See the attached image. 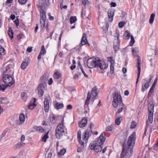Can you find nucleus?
Here are the masks:
<instances>
[{
    "label": "nucleus",
    "instance_id": "32",
    "mask_svg": "<svg viewBox=\"0 0 158 158\" xmlns=\"http://www.w3.org/2000/svg\"><path fill=\"white\" fill-rule=\"evenodd\" d=\"M55 107L57 109H59L62 108L63 107V105L62 103H57L55 105Z\"/></svg>",
    "mask_w": 158,
    "mask_h": 158
},
{
    "label": "nucleus",
    "instance_id": "29",
    "mask_svg": "<svg viewBox=\"0 0 158 158\" xmlns=\"http://www.w3.org/2000/svg\"><path fill=\"white\" fill-rule=\"evenodd\" d=\"M101 145L97 144V145L94 149V151L96 152H98L102 151V147H101Z\"/></svg>",
    "mask_w": 158,
    "mask_h": 158
},
{
    "label": "nucleus",
    "instance_id": "34",
    "mask_svg": "<svg viewBox=\"0 0 158 158\" xmlns=\"http://www.w3.org/2000/svg\"><path fill=\"white\" fill-rule=\"evenodd\" d=\"M53 76L55 79H58L61 76V74L59 72H57L54 73Z\"/></svg>",
    "mask_w": 158,
    "mask_h": 158
},
{
    "label": "nucleus",
    "instance_id": "60",
    "mask_svg": "<svg viewBox=\"0 0 158 158\" xmlns=\"http://www.w3.org/2000/svg\"><path fill=\"white\" fill-rule=\"evenodd\" d=\"M48 15L49 16V19L51 20H53L54 19L53 17L51 16L50 13L48 14Z\"/></svg>",
    "mask_w": 158,
    "mask_h": 158
},
{
    "label": "nucleus",
    "instance_id": "57",
    "mask_svg": "<svg viewBox=\"0 0 158 158\" xmlns=\"http://www.w3.org/2000/svg\"><path fill=\"white\" fill-rule=\"evenodd\" d=\"M10 4V0H7L5 2V6L6 8L7 7V6H9V4Z\"/></svg>",
    "mask_w": 158,
    "mask_h": 158
},
{
    "label": "nucleus",
    "instance_id": "28",
    "mask_svg": "<svg viewBox=\"0 0 158 158\" xmlns=\"http://www.w3.org/2000/svg\"><path fill=\"white\" fill-rule=\"evenodd\" d=\"M24 144V143L19 142L15 145L14 146V148L15 149L19 148L23 146Z\"/></svg>",
    "mask_w": 158,
    "mask_h": 158
},
{
    "label": "nucleus",
    "instance_id": "49",
    "mask_svg": "<svg viewBox=\"0 0 158 158\" xmlns=\"http://www.w3.org/2000/svg\"><path fill=\"white\" fill-rule=\"evenodd\" d=\"M82 3L85 6H86L88 5L89 1L88 0H85L82 2Z\"/></svg>",
    "mask_w": 158,
    "mask_h": 158
},
{
    "label": "nucleus",
    "instance_id": "22",
    "mask_svg": "<svg viewBox=\"0 0 158 158\" xmlns=\"http://www.w3.org/2000/svg\"><path fill=\"white\" fill-rule=\"evenodd\" d=\"M81 132L80 131H78L77 132V139H78V141L80 143V144L81 145V147L82 148H83L84 146V144H85V143H84L83 144L81 143V142H83V140H81Z\"/></svg>",
    "mask_w": 158,
    "mask_h": 158
},
{
    "label": "nucleus",
    "instance_id": "21",
    "mask_svg": "<svg viewBox=\"0 0 158 158\" xmlns=\"http://www.w3.org/2000/svg\"><path fill=\"white\" fill-rule=\"evenodd\" d=\"M36 100L35 98H33L31 102L29 105L28 108L30 109H33L36 106L35 104Z\"/></svg>",
    "mask_w": 158,
    "mask_h": 158
},
{
    "label": "nucleus",
    "instance_id": "53",
    "mask_svg": "<svg viewBox=\"0 0 158 158\" xmlns=\"http://www.w3.org/2000/svg\"><path fill=\"white\" fill-rule=\"evenodd\" d=\"M13 22L16 24L17 26H18L19 25V21L18 18H17L16 19L13 21Z\"/></svg>",
    "mask_w": 158,
    "mask_h": 158
},
{
    "label": "nucleus",
    "instance_id": "40",
    "mask_svg": "<svg viewBox=\"0 0 158 158\" xmlns=\"http://www.w3.org/2000/svg\"><path fill=\"white\" fill-rule=\"evenodd\" d=\"M48 132L46 134H45L44 136L43 137L42 139V141L44 142H46V139L48 138Z\"/></svg>",
    "mask_w": 158,
    "mask_h": 158
},
{
    "label": "nucleus",
    "instance_id": "15",
    "mask_svg": "<svg viewBox=\"0 0 158 158\" xmlns=\"http://www.w3.org/2000/svg\"><path fill=\"white\" fill-rule=\"evenodd\" d=\"M99 67L102 70H104L107 68L106 64L103 61L99 59L98 63V65L97 66V67Z\"/></svg>",
    "mask_w": 158,
    "mask_h": 158
},
{
    "label": "nucleus",
    "instance_id": "35",
    "mask_svg": "<svg viewBox=\"0 0 158 158\" xmlns=\"http://www.w3.org/2000/svg\"><path fill=\"white\" fill-rule=\"evenodd\" d=\"M155 16V15L154 14H152L151 15L149 21V22L150 24H152L154 20Z\"/></svg>",
    "mask_w": 158,
    "mask_h": 158
},
{
    "label": "nucleus",
    "instance_id": "38",
    "mask_svg": "<svg viewBox=\"0 0 158 158\" xmlns=\"http://www.w3.org/2000/svg\"><path fill=\"white\" fill-rule=\"evenodd\" d=\"M77 19L76 17H71L70 19V24H72L75 22Z\"/></svg>",
    "mask_w": 158,
    "mask_h": 158
},
{
    "label": "nucleus",
    "instance_id": "18",
    "mask_svg": "<svg viewBox=\"0 0 158 158\" xmlns=\"http://www.w3.org/2000/svg\"><path fill=\"white\" fill-rule=\"evenodd\" d=\"M49 99L47 98H46L44 101V110L45 112H48L49 109Z\"/></svg>",
    "mask_w": 158,
    "mask_h": 158
},
{
    "label": "nucleus",
    "instance_id": "14",
    "mask_svg": "<svg viewBox=\"0 0 158 158\" xmlns=\"http://www.w3.org/2000/svg\"><path fill=\"white\" fill-rule=\"evenodd\" d=\"M19 120H17L16 123L18 125H20L23 124L25 120V116L24 114L22 113L20 114L19 116Z\"/></svg>",
    "mask_w": 158,
    "mask_h": 158
},
{
    "label": "nucleus",
    "instance_id": "13",
    "mask_svg": "<svg viewBox=\"0 0 158 158\" xmlns=\"http://www.w3.org/2000/svg\"><path fill=\"white\" fill-rule=\"evenodd\" d=\"M104 135L105 133H103L100 136L97 142V145L98 144L102 145L104 143L105 140Z\"/></svg>",
    "mask_w": 158,
    "mask_h": 158
},
{
    "label": "nucleus",
    "instance_id": "45",
    "mask_svg": "<svg viewBox=\"0 0 158 158\" xmlns=\"http://www.w3.org/2000/svg\"><path fill=\"white\" fill-rule=\"evenodd\" d=\"M137 125V123L135 121H132L131 123V128H135Z\"/></svg>",
    "mask_w": 158,
    "mask_h": 158
},
{
    "label": "nucleus",
    "instance_id": "4",
    "mask_svg": "<svg viewBox=\"0 0 158 158\" xmlns=\"http://www.w3.org/2000/svg\"><path fill=\"white\" fill-rule=\"evenodd\" d=\"M133 151L132 149L127 147L126 149L125 147L123 145L122 152L119 158H129L131 156Z\"/></svg>",
    "mask_w": 158,
    "mask_h": 158
},
{
    "label": "nucleus",
    "instance_id": "39",
    "mask_svg": "<svg viewBox=\"0 0 158 158\" xmlns=\"http://www.w3.org/2000/svg\"><path fill=\"white\" fill-rule=\"evenodd\" d=\"M56 119L55 117L52 116L50 118V122L52 124H54L56 123Z\"/></svg>",
    "mask_w": 158,
    "mask_h": 158
},
{
    "label": "nucleus",
    "instance_id": "42",
    "mask_svg": "<svg viewBox=\"0 0 158 158\" xmlns=\"http://www.w3.org/2000/svg\"><path fill=\"white\" fill-rule=\"evenodd\" d=\"M66 152V150L65 149L61 150L60 152L58 153V154L59 156L64 155Z\"/></svg>",
    "mask_w": 158,
    "mask_h": 158
},
{
    "label": "nucleus",
    "instance_id": "37",
    "mask_svg": "<svg viewBox=\"0 0 158 158\" xmlns=\"http://www.w3.org/2000/svg\"><path fill=\"white\" fill-rule=\"evenodd\" d=\"M124 36L127 39H128L130 37V34L127 30L126 31L124 34Z\"/></svg>",
    "mask_w": 158,
    "mask_h": 158
},
{
    "label": "nucleus",
    "instance_id": "6",
    "mask_svg": "<svg viewBox=\"0 0 158 158\" xmlns=\"http://www.w3.org/2000/svg\"><path fill=\"white\" fill-rule=\"evenodd\" d=\"M99 60V58H91L88 59L87 61V65L89 69H92L97 67Z\"/></svg>",
    "mask_w": 158,
    "mask_h": 158
},
{
    "label": "nucleus",
    "instance_id": "23",
    "mask_svg": "<svg viewBox=\"0 0 158 158\" xmlns=\"http://www.w3.org/2000/svg\"><path fill=\"white\" fill-rule=\"evenodd\" d=\"M9 133V129H5L2 133L1 136V139H2L3 138H6L8 136Z\"/></svg>",
    "mask_w": 158,
    "mask_h": 158
},
{
    "label": "nucleus",
    "instance_id": "25",
    "mask_svg": "<svg viewBox=\"0 0 158 158\" xmlns=\"http://www.w3.org/2000/svg\"><path fill=\"white\" fill-rule=\"evenodd\" d=\"M87 41L86 39V35L85 33H84L83 35V36L81 39V46L85 44H86L87 43Z\"/></svg>",
    "mask_w": 158,
    "mask_h": 158
},
{
    "label": "nucleus",
    "instance_id": "36",
    "mask_svg": "<svg viewBox=\"0 0 158 158\" xmlns=\"http://www.w3.org/2000/svg\"><path fill=\"white\" fill-rule=\"evenodd\" d=\"M90 93L89 92H88V95L85 101V105H88L89 104V101L90 99Z\"/></svg>",
    "mask_w": 158,
    "mask_h": 158
},
{
    "label": "nucleus",
    "instance_id": "62",
    "mask_svg": "<svg viewBox=\"0 0 158 158\" xmlns=\"http://www.w3.org/2000/svg\"><path fill=\"white\" fill-rule=\"evenodd\" d=\"M32 48L31 47H28L27 49V51L29 52H31L32 51Z\"/></svg>",
    "mask_w": 158,
    "mask_h": 158
},
{
    "label": "nucleus",
    "instance_id": "12",
    "mask_svg": "<svg viewBox=\"0 0 158 158\" xmlns=\"http://www.w3.org/2000/svg\"><path fill=\"white\" fill-rule=\"evenodd\" d=\"M108 60L109 61H110V73L113 74L114 72V66L115 64L114 61L113 59L111 57H108Z\"/></svg>",
    "mask_w": 158,
    "mask_h": 158
},
{
    "label": "nucleus",
    "instance_id": "31",
    "mask_svg": "<svg viewBox=\"0 0 158 158\" xmlns=\"http://www.w3.org/2000/svg\"><path fill=\"white\" fill-rule=\"evenodd\" d=\"M122 118L121 117H116L115 123L116 124L118 125H119L121 122V121L122 120Z\"/></svg>",
    "mask_w": 158,
    "mask_h": 158
},
{
    "label": "nucleus",
    "instance_id": "64",
    "mask_svg": "<svg viewBox=\"0 0 158 158\" xmlns=\"http://www.w3.org/2000/svg\"><path fill=\"white\" fill-rule=\"evenodd\" d=\"M154 89V87H153V86H152L150 88V89L149 91V93H151V94H152L153 92Z\"/></svg>",
    "mask_w": 158,
    "mask_h": 158
},
{
    "label": "nucleus",
    "instance_id": "54",
    "mask_svg": "<svg viewBox=\"0 0 158 158\" xmlns=\"http://www.w3.org/2000/svg\"><path fill=\"white\" fill-rule=\"evenodd\" d=\"M94 127V124L93 123H90V126L89 127V129H90V131L91 132H92V130Z\"/></svg>",
    "mask_w": 158,
    "mask_h": 158
},
{
    "label": "nucleus",
    "instance_id": "7",
    "mask_svg": "<svg viewBox=\"0 0 158 158\" xmlns=\"http://www.w3.org/2000/svg\"><path fill=\"white\" fill-rule=\"evenodd\" d=\"M133 55L134 57L136 58L137 61V68L138 69L137 72V77L136 79V84H137L139 81V77L140 73L141 72V68H140V62L141 58L136 53H133Z\"/></svg>",
    "mask_w": 158,
    "mask_h": 158
},
{
    "label": "nucleus",
    "instance_id": "20",
    "mask_svg": "<svg viewBox=\"0 0 158 158\" xmlns=\"http://www.w3.org/2000/svg\"><path fill=\"white\" fill-rule=\"evenodd\" d=\"M87 122L86 118H84L81 121L78 123L79 127L81 128L85 127L86 125Z\"/></svg>",
    "mask_w": 158,
    "mask_h": 158
},
{
    "label": "nucleus",
    "instance_id": "59",
    "mask_svg": "<svg viewBox=\"0 0 158 158\" xmlns=\"http://www.w3.org/2000/svg\"><path fill=\"white\" fill-rule=\"evenodd\" d=\"M25 139V137L24 135H22L21 136V141L22 142Z\"/></svg>",
    "mask_w": 158,
    "mask_h": 158
},
{
    "label": "nucleus",
    "instance_id": "11",
    "mask_svg": "<svg viewBox=\"0 0 158 158\" xmlns=\"http://www.w3.org/2000/svg\"><path fill=\"white\" fill-rule=\"evenodd\" d=\"M92 134H93V132L92 130V132H91L89 129L86 130L84 132V135L82 137V140H83V142L81 143L82 144L84 143L86 144L88 142V140L89 136L91 135Z\"/></svg>",
    "mask_w": 158,
    "mask_h": 158
},
{
    "label": "nucleus",
    "instance_id": "61",
    "mask_svg": "<svg viewBox=\"0 0 158 158\" xmlns=\"http://www.w3.org/2000/svg\"><path fill=\"white\" fill-rule=\"evenodd\" d=\"M112 130V127L110 126H108L107 127L106 131H111Z\"/></svg>",
    "mask_w": 158,
    "mask_h": 158
},
{
    "label": "nucleus",
    "instance_id": "58",
    "mask_svg": "<svg viewBox=\"0 0 158 158\" xmlns=\"http://www.w3.org/2000/svg\"><path fill=\"white\" fill-rule=\"evenodd\" d=\"M53 80L52 78H51L48 81V84L49 85H51L53 83Z\"/></svg>",
    "mask_w": 158,
    "mask_h": 158
},
{
    "label": "nucleus",
    "instance_id": "43",
    "mask_svg": "<svg viewBox=\"0 0 158 158\" xmlns=\"http://www.w3.org/2000/svg\"><path fill=\"white\" fill-rule=\"evenodd\" d=\"M45 52H46L45 50L44 46V45H42L41 46V50L40 53V54L43 55L44 54Z\"/></svg>",
    "mask_w": 158,
    "mask_h": 158
},
{
    "label": "nucleus",
    "instance_id": "44",
    "mask_svg": "<svg viewBox=\"0 0 158 158\" xmlns=\"http://www.w3.org/2000/svg\"><path fill=\"white\" fill-rule=\"evenodd\" d=\"M0 102L2 103H7L9 102L7 98H1L0 99Z\"/></svg>",
    "mask_w": 158,
    "mask_h": 158
},
{
    "label": "nucleus",
    "instance_id": "3",
    "mask_svg": "<svg viewBox=\"0 0 158 158\" xmlns=\"http://www.w3.org/2000/svg\"><path fill=\"white\" fill-rule=\"evenodd\" d=\"M41 82L37 88V93L39 97H42L44 93V90L45 89L46 86V83L47 82L48 79L45 76L41 77Z\"/></svg>",
    "mask_w": 158,
    "mask_h": 158
},
{
    "label": "nucleus",
    "instance_id": "63",
    "mask_svg": "<svg viewBox=\"0 0 158 158\" xmlns=\"http://www.w3.org/2000/svg\"><path fill=\"white\" fill-rule=\"evenodd\" d=\"M149 82H148L146 83L143 86L145 87V89H147L149 86Z\"/></svg>",
    "mask_w": 158,
    "mask_h": 158
},
{
    "label": "nucleus",
    "instance_id": "8",
    "mask_svg": "<svg viewBox=\"0 0 158 158\" xmlns=\"http://www.w3.org/2000/svg\"><path fill=\"white\" fill-rule=\"evenodd\" d=\"M136 133L133 132L129 137L127 143V147L133 150L136 139Z\"/></svg>",
    "mask_w": 158,
    "mask_h": 158
},
{
    "label": "nucleus",
    "instance_id": "27",
    "mask_svg": "<svg viewBox=\"0 0 158 158\" xmlns=\"http://www.w3.org/2000/svg\"><path fill=\"white\" fill-rule=\"evenodd\" d=\"M97 89L95 87L93 88L92 91L91 93V94L93 97V98H95L98 94V93L97 92Z\"/></svg>",
    "mask_w": 158,
    "mask_h": 158
},
{
    "label": "nucleus",
    "instance_id": "33",
    "mask_svg": "<svg viewBox=\"0 0 158 158\" xmlns=\"http://www.w3.org/2000/svg\"><path fill=\"white\" fill-rule=\"evenodd\" d=\"M10 85H0V91H4L6 87L9 86Z\"/></svg>",
    "mask_w": 158,
    "mask_h": 158
},
{
    "label": "nucleus",
    "instance_id": "51",
    "mask_svg": "<svg viewBox=\"0 0 158 158\" xmlns=\"http://www.w3.org/2000/svg\"><path fill=\"white\" fill-rule=\"evenodd\" d=\"M27 1V0H18L19 2L21 4H24Z\"/></svg>",
    "mask_w": 158,
    "mask_h": 158
},
{
    "label": "nucleus",
    "instance_id": "46",
    "mask_svg": "<svg viewBox=\"0 0 158 158\" xmlns=\"http://www.w3.org/2000/svg\"><path fill=\"white\" fill-rule=\"evenodd\" d=\"M135 43V40L132 35L131 36L130 46H132Z\"/></svg>",
    "mask_w": 158,
    "mask_h": 158
},
{
    "label": "nucleus",
    "instance_id": "16",
    "mask_svg": "<svg viewBox=\"0 0 158 158\" xmlns=\"http://www.w3.org/2000/svg\"><path fill=\"white\" fill-rule=\"evenodd\" d=\"M3 81L7 85L10 84V76L8 74H4L3 75Z\"/></svg>",
    "mask_w": 158,
    "mask_h": 158
},
{
    "label": "nucleus",
    "instance_id": "41",
    "mask_svg": "<svg viewBox=\"0 0 158 158\" xmlns=\"http://www.w3.org/2000/svg\"><path fill=\"white\" fill-rule=\"evenodd\" d=\"M96 143L95 142H93L92 143H91L89 145V148H91V149H94H94L96 147V146L97 145H96Z\"/></svg>",
    "mask_w": 158,
    "mask_h": 158
},
{
    "label": "nucleus",
    "instance_id": "9",
    "mask_svg": "<svg viewBox=\"0 0 158 158\" xmlns=\"http://www.w3.org/2000/svg\"><path fill=\"white\" fill-rule=\"evenodd\" d=\"M116 35L115 36L113 48L115 53H117L119 50L120 41L119 39V35L116 31Z\"/></svg>",
    "mask_w": 158,
    "mask_h": 158
},
{
    "label": "nucleus",
    "instance_id": "55",
    "mask_svg": "<svg viewBox=\"0 0 158 158\" xmlns=\"http://www.w3.org/2000/svg\"><path fill=\"white\" fill-rule=\"evenodd\" d=\"M10 79L12 80V81H10V86L13 85L15 83V80L13 79V78L10 76Z\"/></svg>",
    "mask_w": 158,
    "mask_h": 158
},
{
    "label": "nucleus",
    "instance_id": "1",
    "mask_svg": "<svg viewBox=\"0 0 158 158\" xmlns=\"http://www.w3.org/2000/svg\"><path fill=\"white\" fill-rule=\"evenodd\" d=\"M36 6L40 9V25L42 27H44L45 25L46 18L45 12L44 11L45 3L43 2L42 0H39L38 3L37 4Z\"/></svg>",
    "mask_w": 158,
    "mask_h": 158
},
{
    "label": "nucleus",
    "instance_id": "30",
    "mask_svg": "<svg viewBox=\"0 0 158 158\" xmlns=\"http://www.w3.org/2000/svg\"><path fill=\"white\" fill-rule=\"evenodd\" d=\"M21 96L23 100L24 101H25L27 98V93L26 92H23L21 93Z\"/></svg>",
    "mask_w": 158,
    "mask_h": 158
},
{
    "label": "nucleus",
    "instance_id": "17",
    "mask_svg": "<svg viewBox=\"0 0 158 158\" xmlns=\"http://www.w3.org/2000/svg\"><path fill=\"white\" fill-rule=\"evenodd\" d=\"M114 13V11L113 10L110 9L108 10V15L110 22H111L113 21Z\"/></svg>",
    "mask_w": 158,
    "mask_h": 158
},
{
    "label": "nucleus",
    "instance_id": "10",
    "mask_svg": "<svg viewBox=\"0 0 158 158\" xmlns=\"http://www.w3.org/2000/svg\"><path fill=\"white\" fill-rule=\"evenodd\" d=\"M154 107V105L152 104L149 105L148 106V120L150 123H152L153 122Z\"/></svg>",
    "mask_w": 158,
    "mask_h": 158
},
{
    "label": "nucleus",
    "instance_id": "19",
    "mask_svg": "<svg viewBox=\"0 0 158 158\" xmlns=\"http://www.w3.org/2000/svg\"><path fill=\"white\" fill-rule=\"evenodd\" d=\"M10 64L9 62H7L3 65L2 70L4 72H6L7 71H10Z\"/></svg>",
    "mask_w": 158,
    "mask_h": 158
},
{
    "label": "nucleus",
    "instance_id": "26",
    "mask_svg": "<svg viewBox=\"0 0 158 158\" xmlns=\"http://www.w3.org/2000/svg\"><path fill=\"white\" fill-rule=\"evenodd\" d=\"M79 67H80V69H78V73L79 75V76H80L81 75L80 73L81 72L83 73L85 77H88V76L85 73L81 65Z\"/></svg>",
    "mask_w": 158,
    "mask_h": 158
},
{
    "label": "nucleus",
    "instance_id": "52",
    "mask_svg": "<svg viewBox=\"0 0 158 158\" xmlns=\"http://www.w3.org/2000/svg\"><path fill=\"white\" fill-rule=\"evenodd\" d=\"M139 51L138 49L136 48H133L132 49V53H137L139 52Z\"/></svg>",
    "mask_w": 158,
    "mask_h": 158
},
{
    "label": "nucleus",
    "instance_id": "50",
    "mask_svg": "<svg viewBox=\"0 0 158 158\" xmlns=\"http://www.w3.org/2000/svg\"><path fill=\"white\" fill-rule=\"evenodd\" d=\"M36 130L40 132H43L44 131L43 128L41 127H37L36 128Z\"/></svg>",
    "mask_w": 158,
    "mask_h": 158
},
{
    "label": "nucleus",
    "instance_id": "48",
    "mask_svg": "<svg viewBox=\"0 0 158 158\" xmlns=\"http://www.w3.org/2000/svg\"><path fill=\"white\" fill-rule=\"evenodd\" d=\"M5 50L1 46H0V54L3 55L5 54Z\"/></svg>",
    "mask_w": 158,
    "mask_h": 158
},
{
    "label": "nucleus",
    "instance_id": "5",
    "mask_svg": "<svg viewBox=\"0 0 158 158\" xmlns=\"http://www.w3.org/2000/svg\"><path fill=\"white\" fill-rule=\"evenodd\" d=\"M113 101L112 102V105L114 108H117L118 103H122V98L120 94L118 93L115 92L113 95Z\"/></svg>",
    "mask_w": 158,
    "mask_h": 158
},
{
    "label": "nucleus",
    "instance_id": "2",
    "mask_svg": "<svg viewBox=\"0 0 158 158\" xmlns=\"http://www.w3.org/2000/svg\"><path fill=\"white\" fill-rule=\"evenodd\" d=\"M61 118H62L61 122L57 127L56 130V135L58 139H60L64 135V132L66 130V129L64 125V118L62 117Z\"/></svg>",
    "mask_w": 158,
    "mask_h": 158
},
{
    "label": "nucleus",
    "instance_id": "47",
    "mask_svg": "<svg viewBox=\"0 0 158 158\" xmlns=\"http://www.w3.org/2000/svg\"><path fill=\"white\" fill-rule=\"evenodd\" d=\"M125 24L126 23L122 21L118 23V27L120 28H122L124 26Z\"/></svg>",
    "mask_w": 158,
    "mask_h": 158
},
{
    "label": "nucleus",
    "instance_id": "24",
    "mask_svg": "<svg viewBox=\"0 0 158 158\" xmlns=\"http://www.w3.org/2000/svg\"><path fill=\"white\" fill-rule=\"evenodd\" d=\"M29 64L28 61L27 60H25V61H23L21 65V68L24 69H26Z\"/></svg>",
    "mask_w": 158,
    "mask_h": 158
},
{
    "label": "nucleus",
    "instance_id": "56",
    "mask_svg": "<svg viewBox=\"0 0 158 158\" xmlns=\"http://www.w3.org/2000/svg\"><path fill=\"white\" fill-rule=\"evenodd\" d=\"M126 15V13L125 12H123V11L122 12L121 17L122 18H125Z\"/></svg>",
    "mask_w": 158,
    "mask_h": 158
}]
</instances>
